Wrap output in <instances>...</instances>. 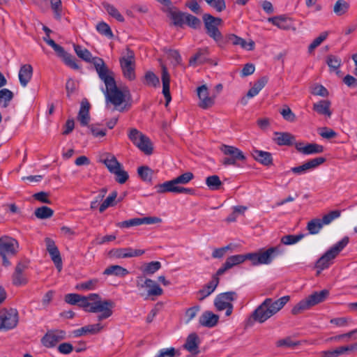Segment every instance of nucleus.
<instances>
[{
  "mask_svg": "<svg viewBox=\"0 0 357 357\" xmlns=\"http://www.w3.org/2000/svg\"><path fill=\"white\" fill-rule=\"evenodd\" d=\"M289 300V296H284L275 301L271 298H266L250 315L247 325L252 326L254 322L264 323L282 309Z\"/></svg>",
  "mask_w": 357,
  "mask_h": 357,
  "instance_id": "f257e3e1",
  "label": "nucleus"
},
{
  "mask_svg": "<svg viewBox=\"0 0 357 357\" xmlns=\"http://www.w3.org/2000/svg\"><path fill=\"white\" fill-rule=\"evenodd\" d=\"M86 297L88 301L91 303L89 312H101L98 315V320L99 321L106 319L112 315V309L115 306V304L112 301H102L100 295L98 294H90Z\"/></svg>",
  "mask_w": 357,
  "mask_h": 357,
  "instance_id": "f03ea898",
  "label": "nucleus"
},
{
  "mask_svg": "<svg viewBox=\"0 0 357 357\" xmlns=\"http://www.w3.org/2000/svg\"><path fill=\"white\" fill-rule=\"evenodd\" d=\"M349 242V238L344 236L341 241L333 245L316 261L315 268L319 269L317 274L328 268L332 264V261L339 255V253L347 245Z\"/></svg>",
  "mask_w": 357,
  "mask_h": 357,
  "instance_id": "7ed1b4c3",
  "label": "nucleus"
},
{
  "mask_svg": "<svg viewBox=\"0 0 357 357\" xmlns=\"http://www.w3.org/2000/svg\"><path fill=\"white\" fill-rule=\"evenodd\" d=\"M329 296L328 289H323L320 291H314L305 299L299 301L292 309L291 314L296 315L301 312L308 310L312 307L324 302Z\"/></svg>",
  "mask_w": 357,
  "mask_h": 357,
  "instance_id": "20e7f679",
  "label": "nucleus"
},
{
  "mask_svg": "<svg viewBox=\"0 0 357 357\" xmlns=\"http://www.w3.org/2000/svg\"><path fill=\"white\" fill-rule=\"evenodd\" d=\"M202 18L208 36L215 41L220 43V45H221V43L223 40V36L218 29V26L222 24V20L208 13L204 14Z\"/></svg>",
  "mask_w": 357,
  "mask_h": 357,
  "instance_id": "39448f33",
  "label": "nucleus"
},
{
  "mask_svg": "<svg viewBox=\"0 0 357 357\" xmlns=\"http://www.w3.org/2000/svg\"><path fill=\"white\" fill-rule=\"evenodd\" d=\"M119 62L123 76L130 81L135 79V53L130 48H126V55L120 58Z\"/></svg>",
  "mask_w": 357,
  "mask_h": 357,
  "instance_id": "423d86ee",
  "label": "nucleus"
},
{
  "mask_svg": "<svg viewBox=\"0 0 357 357\" xmlns=\"http://www.w3.org/2000/svg\"><path fill=\"white\" fill-rule=\"evenodd\" d=\"M94 68L99 78L105 83L106 89L115 86L114 73L108 68L102 59H95Z\"/></svg>",
  "mask_w": 357,
  "mask_h": 357,
  "instance_id": "0eeeda50",
  "label": "nucleus"
},
{
  "mask_svg": "<svg viewBox=\"0 0 357 357\" xmlns=\"http://www.w3.org/2000/svg\"><path fill=\"white\" fill-rule=\"evenodd\" d=\"M220 150L227 155L222 160L224 165H235L237 161H244L246 158L243 153L235 146L223 144Z\"/></svg>",
  "mask_w": 357,
  "mask_h": 357,
  "instance_id": "6e6552de",
  "label": "nucleus"
},
{
  "mask_svg": "<svg viewBox=\"0 0 357 357\" xmlns=\"http://www.w3.org/2000/svg\"><path fill=\"white\" fill-rule=\"evenodd\" d=\"M18 312L16 309L3 310L0 312V330L8 331L16 327Z\"/></svg>",
  "mask_w": 357,
  "mask_h": 357,
  "instance_id": "1a4fd4ad",
  "label": "nucleus"
},
{
  "mask_svg": "<svg viewBox=\"0 0 357 357\" xmlns=\"http://www.w3.org/2000/svg\"><path fill=\"white\" fill-rule=\"evenodd\" d=\"M105 95L107 101L110 102L115 106L121 105L126 100L127 96H130L129 90L122 91L117 87L116 84H115L114 87L112 86L106 89Z\"/></svg>",
  "mask_w": 357,
  "mask_h": 357,
  "instance_id": "9d476101",
  "label": "nucleus"
},
{
  "mask_svg": "<svg viewBox=\"0 0 357 357\" xmlns=\"http://www.w3.org/2000/svg\"><path fill=\"white\" fill-rule=\"evenodd\" d=\"M66 332L63 330H50L42 337L41 342L47 348H52L60 341L65 340Z\"/></svg>",
  "mask_w": 357,
  "mask_h": 357,
  "instance_id": "9b49d317",
  "label": "nucleus"
},
{
  "mask_svg": "<svg viewBox=\"0 0 357 357\" xmlns=\"http://www.w3.org/2000/svg\"><path fill=\"white\" fill-rule=\"evenodd\" d=\"M144 250L133 249L130 247L124 248H114L108 252L110 258L122 259L141 256L144 253Z\"/></svg>",
  "mask_w": 357,
  "mask_h": 357,
  "instance_id": "f8f14e48",
  "label": "nucleus"
},
{
  "mask_svg": "<svg viewBox=\"0 0 357 357\" xmlns=\"http://www.w3.org/2000/svg\"><path fill=\"white\" fill-rule=\"evenodd\" d=\"M326 159L324 157H318L307 160L303 165L291 168V172L296 175L305 174L307 171L314 169L326 162Z\"/></svg>",
  "mask_w": 357,
  "mask_h": 357,
  "instance_id": "ddd939ff",
  "label": "nucleus"
},
{
  "mask_svg": "<svg viewBox=\"0 0 357 357\" xmlns=\"http://www.w3.org/2000/svg\"><path fill=\"white\" fill-rule=\"evenodd\" d=\"M45 242L46 244L47 251L49 252L51 259L54 262L56 268L60 272L63 267L62 259L60 252L55 245V242L50 238H45Z\"/></svg>",
  "mask_w": 357,
  "mask_h": 357,
  "instance_id": "4468645a",
  "label": "nucleus"
},
{
  "mask_svg": "<svg viewBox=\"0 0 357 357\" xmlns=\"http://www.w3.org/2000/svg\"><path fill=\"white\" fill-rule=\"evenodd\" d=\"M18 242L8 236L0 237V255H14L17 252Z\"/></svg>",
  "mask_w": 357,
  "mask_h": 357,
  "instance_id": "2eb2a0df",
  "label": "nucleus"
},
{
  "mask_svg": "<svg viewBox=\"0 0 357 357\" xmlns=\"http://www.w3.org/2000/svg\"><path fill=\"white\" fill-rule=\"evenodd\" d=\"M237 295L235 291H227L217 295L214 300V305L218 311H222L227 306L231 304V302L236 299Z\"/></svg>",
  "mask_w": 357,
  "mask_h": 357,
  "instance_id": "dca6fc26",
  "label": "nucleus"
},
{
  "mask_svg": "<svg viewBox=\"0 0 357 357\" xmlns=\"http://www.w3.org/2000/svg\"><path fill=\"white\" fill-rule=\"evenodd\" d=\"M199 99L198 104L202 109H206L211 107L215 103V97L209 96L208 89L206 85H202L197 89Z\"/></svg>",
  "mask_w": 357,
  "mask_h": 357,
  "instance_id": "f3484780",
  "label": "nucleus"
},
{
  "mask_svg": "<svg viewBox=\"0 0 357 357\" xmlns=\"http://www.w3.org/2000/svg\"><path fill=\"white\" fill-rule=\"evenodd\" d=\"M28 267V261H20L17 263L15 271L12 275V282L15 286L25 285L28 282L27 278L23 275V272Z\"/></svg>",
  "mask_w": 357,
  "mask_h": 357,
  "instance_id": "a211bd4d",
  "label": "nucleus"
},
{
  "mask_svg": "<svg viewBox=\"0 0 357 357\" xmlns=\"http://www.w3.org/2000/svg\"><path fill=\"white\" fill-rule=\"evenodd\" d=\"M54 50L57 56L62 59L64 63L74 70H79V66L76 62V59L70 54L65 51L64 48L58 45Z\"/></svg>",
  "mask_w": 357,
  "mask_h": 357,
  "instance_id": "6ab92c4d",
  "label": "nucleus"
},
{
  "mask_svg": "<svg viewBox=\"0 0 357 357\" xmlns=\"http://www.w3.org/2000/svg\"><path fill=\"white\" fill-rule=\"evenodd\" d=\"M162 93L165 98V107H167L169 105L172 100L171 94H170V75L168 73L167 68L165 66H162Z\"/></svg>",
  "mask_w": 357,
  "mask_h": 357,
  "instance_id": "aec40b11",
  "label": "nucleus"
},
{
  "mask_svg": "<svg viewBox=\"0 0 357 357\" xmlns=\"http://www.w3.org/2000/svg\"><path fill=\"white\" fill-rule=\"evenodd\" d=\"M219 320V316L213 313L211 311L207 310L202 313L199 317V323L201 326L213 328L217 325Z\"/></svg>",
  "mask_w": 357,
  "mask_h": 357,
  "instance_id": "412c9836",
  "label": "nucleus"
},
{
  "mask_svg": "<svg viewBox=\"0 0 357 357\" xmlns=\"http://www.w3.org/2000/svg\"><path fill=\"white\" fill-rule=\"evenodd\" d=\"M231 43L234 45H240L242 48L248 50H253L255 48L253 40H250L247 43L245 40L235 34H228L225 38V43Z\"/></svg>",
  "mask_w": 357,
  "mask_h": 357,
  "instance_id": "4be33fe9",
  "label": "nucleus"
},
{
  "mask_svg": "<svg viewBox=\"0 0 357 357\" xmlns=\"http://www.w3.org/2000/svg\"><path fill=\"white\" fill-rule=\"evenodd\" d=\"M251 155L256 161L264 166L273 165V159L270 152L254 149L251 152Z\"/></svg>",
  "mask_w": 357,
  "mask_h": 357,
  "instance_id": "5701e85b",
  "label": "nucleus"
},
{
  "mask_svg": "<svg viewBox=\"0 0 357 357\" xmlns=\"http://www.w3.org/2000/svg\"><path fill=\"white\" fill-rule=\"evenodd\" d=\"M273 141L278 146H292L295 142V137L287 132H275Z\"/></svg>",
  "mask_w": 357,
  "mask_h": 357,
  "instance_id": "b1692460",
  "label": "nucleus"
},
{
  "mask_svg": "<svg viewBox=\"0 0 357 357\" xmlns=\"http://www.w3.org/2000/svg\"><path fill=\"white\" fill-rule=\"evenodd\" d=\"M258 254L260 264H269L280 254V250L278 247H271L265 251L259 252Z\"/></svg>",
  "mask_w": 357,
  "mask_h": 357,
  "instance_id": "393cba45",
  "label": "nucleus"
},
{
  "mask_svg": "<svg viewBox=\"0 0 357 357\" xmlns=\"http://www.w3.org/2000/svg\"><path fill=\"white\" fill-rule=\"evenodd\" d=\"M208 56V48L199 49L195 55L190 59L189 65L191 66H197L198 65L204 64L210 61Z\"/></svg>",
  "mask_w": 357,
  "mask_h": 357,
  "instance_id": "a878e982",
  "label": "nucleus"
},
{
  "mask_svg": "<svg viewBox=\"0 0 357 357\" xmlns=\"http://www.w3.org/2000/svg\"><path fill=\"white\" fill-rule=\"evenodd\" d=\"M102 328L103 326H101L100 324H90L73 331V334L74 337H76L84 335L88 333L93 335L97 334L102 329Z\"/></svg>",
  "mask_w": 357,
  "mask_h": 357,
  "instance_id": "bb28decb",
  "label": "nucleus"
},
{
  "mask_svg": "<svg viewBox=\"0 0 357 357\" xmlns=\"http://www.w3.org/2000/svg\"><path fill=\"white\" fill-rule=\"evenodd\" d=\"M74 50L79 58L83 61L94 65L95 59H100L98 56H93L91 52L79 45H73Z\"/></svg>",
  "mask_w": 357,
  "mask_h": 357,
  "instance_id": "cd10ccee",
  "label": "nucleus"
},
{
  "mask_svg": "<svg viewBox=\"0 0 357 357\" xmlns=\"http://www.w3.org/2000/svg\"><path fill=\"white\" fill-rule=\"evenodd\" d=\"M199 338L197 333H190L185 341V344L183 345L184 348L187 349L189 352L197 354L199 353Z\"/></svg>",
  "mask_w": 357,
  "mask_h": 357,
  "instance_id": "c85d7f7f",
  "label": "nucleus"
},
{
  "mask_svg": "<svg viewBox=\"0 0 357 357\" xmlns=\"http://www.w3.org/2000/svg\"><path fill=\"white\" fill-rule=\"evenodd\" d=\"M33 75V68L30 64H24L19 71V80L22 86H26Z\"/></svg>",
  "mask_w": 357,
  "mask_h": 357,
  "instance_id": "c756f323",
  "label": "nucleus"
},
{
  "mask_svg": "<svg viewBox=\"0 0 357 357\" xmlns=\"http://www.w3.org/2000/svg\"><path fill=\"white\" fill-rule=\"evenodd\" d=\"M236 265H238V264L234 255L227 257L225 262L222 264V267H220L217 271V272L214 275H213L211 280H214L215 278L219 283V276L223 275L227 270L233 268Z\"/></svg>",
  "mask_w": 357,
  "mask_h": 357,
  "instance_id": "7c9ffc66",
  "label": "nucleus"
},
{
  "mask_svg": "<svg viewBox=\"0 0 357 357\" xmlns=\"http://www.w3.org/2000/svg\"><path fill=\"white\" fill-rule=\"evenodd\" d=\"M218 285V282L215 278L214 280H211L206 284H205L202 289H199L197 294L200 296L198 298V300L202 301L209 295H211L216 289Z\"/></svg>",
  "mask_w": 357,
  "mask_h": 357,
  "instance_id": "2f4dec72",
  "label": "nucleus"
},
{
  "mask_svg": "<svg viewBox=\"0 0 357 357\" xmlns=\"http://www.w3.org/2000/svg\"><path fill=\"white\" fill-rule=\"evenodd\" d=\"M331 102L328 100H321L314 103L313 109L318 114L331 117L332 112L330 110Z\"/></svg>",
  "mask_w": 357,
  "mask_h": 357,
  "instance_id": "473e14b6",
  "label": "nucleus"
},
{
  "mask_svg": "<svg viewBox=\"0 0 357 357\" xmlns=\"http://www.w3.org/2000/svg\"><path fill=\"white\" fill-rule=\"evenodd\" d=\"M155 188L157 189V192L158 194H163L167 192H176L177 185L174 180L167 181L164 182L163 183L157 184L155 186Z\"/></svg>",
  "mask_w": 357,
  "mask_h": 357,
  "instance_id": "72a5a7b5",
  "label": "nucleus"
},
{
  "mask_svg": "<svg viewBox=\"0 0 357 357\" xmlns=\"http://www.w3.org/2000/svg\"><path fill=\"white\" fill-rule=\"evenodd\" d=\"M129 273V271L119 266V265H112L105 269L103 274L106 275H115L117 277L123 278Z\"/></svg>",
  "mask_w": 357,
  "mask_h": 357,
  "instance_id": "f704fd0d",
  "label": "nucleus"
},
{
  "mask_svg": "<svg viewBox=\"0 0 357 357\" xmlns=\"http://www.w3.org/2000/svg\"><path fill=\"white\" fill-rule=\"evenodd\" d=\"M236 260L237 261L238 265L242 264L245 260L251 261L252 265L257 266L259 265L260 263L259 261V254L258 252H250L247 253L245 255H234Z\"/></svg>",
  "mask_w": 357,
  "mask_h": 357,
  "instance_id": "c9c22d12",
  "label": "nucleus"
},
{
  "mask_svg": "<svg viewBox=\"0 0 357 357\" xmlns=\"http://www.w3.org/2000/svg\"><path fill=\"white\" fill-rule=\"evenodd\" d=\"M137 147L146 155H151L153 153L152 143L146 135L141 136Z\"/></svg>",
  "mask_w": 357,
  "mask_h": 357,
  "instance_id": "e433bc0d",
  "label": "nucleus"
},
{
  "mask_svg": "<svg viewBox=\"0 0 357 357\" xmlns=\"http://www.w3.org/2000/svg\"><path fill=\"white\" fill-rule=\"evenodd\" d=\"M102 7L105 9L107 13L114 19H116L118 22H123L125 19L123 16L119 13V11L112 4L107 2L102 3Z\"/></svg>",
  "mask_w": 357,
  "mask_h": 357,
  "instance_id": "4c0bfd02",
  "label": "nucleus"
},
{
  "mask_svg": "<svg viewBox=\"0 0 357 357\" xmlns=\"http://www.w3.org/2000/svg\"><path fill=\"white\" fill-rule=\"evenodd\" d=\"M101 162L105 164L112 174L119 167H122L121 164L117 160L116 157L112 155H108L107 158L102 160Z\"/></svg>",
  "mask_w": 357,
  "mask_h": 357,
  "instance_id": "58836bf2",
  "label": "nucleus"
},
{
  "mask_svg": "<svg viewBox=\"0 0 357 357\" xmlns=\"http://www.w3.org/2000/svg\"><path fill=\"white\" fill-rule=\"evenodd\" d=\"M137 174L139 177L144 182L151 183L153 171L148 166L143 165L137 168Z\"/></svg>",
  "mask_w": 357,
  "mask_h": 357,
  "instance_id": "ea45409f",
  "label": "nucleus"
},
{
  "mask_svg": "<svg viewBox=\"0 0 357 357\" xmlns=\"http://www.w3.org/2000/svg\"><path fill=\"white\" fill-rule=\"evenodd\" d=\"M161 268L160 261H151L144 264L141 267V271L144 275H151L155 273Z\"/></svg>",
  "mask_w": 357,
  "mask_h": 357,
  "instance_id": "a19ab883",
  "label": "nucleus"
},
{
  "mask_svg": "<svg viewBox=\"0 0 357 357\" xmlns=\"http://www.w3.org/2000/svg\"><path fill=\"white\" fill-rule=\"evenodd\" d=\"M98 282L99 280L97 278H93L88 281L77 284L75 289L77 291L94 290L97 287Z\"/></svg>",
  "mask_w": 357,
  "mask_h": 357,
  "instance_id": "79ce46f5",
  "label": "nucleus"
},
{
  "mask_svg": "<svg viewBox=\"0 0 357 357\" xmlns=\"http://www.w3.org/2000/svg\"><path fill=\"white\" fill-rule=\"evenodd\" d=\"M118 193L116 191H113L111 194L105 199V201L100 205L99 211L100 213L104 212L108 207L114 206L116 204V199Z\"/></svg>",
  "mask_w": 357,
  "mask_h": 357,
  "instance_id": "37998d69",
  "label": "nucleus"
},
{
  "mask_svg": "<svg viewBox=\"0 0 357 357\" xmlns=\"http://www.w3.org/2000/svg\"><path fill=\"white\" fill-rule=\"evenodd\" d=\"M290 20L285 15H278L272 17H269L268 21L271 22L273 25L278 26L280 29H287L289 25L287 24V21Z\"/></svg>",
  "mask_w": 357,
  "mask_h": 357,
  "instance_id": "c03bdc74",
  "label": "nucleus"
},
{
  "mask_svg": "<svg viewBox=\"0 0 357 357\" xmlns=\"http://www.w3.org/2000/svg\"><path fill=\"white\" fill-rule=\"evenodd\" d=\"M206 184L211 190H218L221 188L222 183L217 175L209 176L206 178Z\"/></svg>",
  "mask_w": 357,
  "mask_h": 357,
  "instance_id": "a18cd8bd",
  "label": "nucleus"
},
{
  "mask_svg": "<svg viewBox=\"0 0 357 357\" xmlns=\"http://www.w3.org/2000/svg\"><path fill=\"white\" fill-rule=\"evenodd\" d=\"M186 13L181 11H170L169 17L173 21L174 25L183 27L185 24V17Z\"/></svg>",
  "mask_w": 357,
  "mask_h": 357,
  "instance_id": "49530a36",
  "label": "nucleus"
},
{
  "mask_svg": "<svg viewBox=\"0 0 357 357\" xmlns=\"http://www.w3.org/2000/svg\"><path fill=\"white\" fill-rule=\"evenodd\" d=\"M307 234H298L297 235H285L281 238L280 242L286 245H294L303 238Z\"/></svg>",
  "mask_w": 357,
  "mask_h": 357,
  "instance_id": "de8ad7c7",
  "label": "nucleus"
},
{
  "mask_svg": "<svg viewBox=\"0 0 357 357\" xmlns=\"http://www.w3.org/2000/svg\"><path fill=\"white\" fill-rule=\"evenodd\" d=\"M53 214L54 211L46 206L38 207L34 211V215L38 219L50 218L53 215Z\"/></svg>",
  "mask_w": 357,
  "mask_h": 357,
  "instance_id": "09e8293b",
  "label": "nucleus"
},
{
  "mask_svg": "<svg viewBox=\"0 0 357 357\" xmlns=\"http://www.w3.org/2000/svg\"><path fill=\"white\" fill-rule=\"evenodd\" d=\"M326 63L329 67L331 72H334L338 70L342 65L341 59L337 56L333 54L327 56Z\"/></svg>",
  "mask_w": 357,
  "mask_h": 357,
  "instance_id": "8fccbe9b",
  "label": "nucleus"
},
{
  "mask_svg": "<svg viewBox=\"0 0 357 357\" xmlns=\"http://www.w3.org/2000/svg\"><path fill=\"white\" fill-rule=\"evenodd\" d=\"M143 82L144 84L154 87H156L160 84L158 77L152 71H147L145 73Z\"/></svg>",
  "mask_w": 357,
  "mask_h": 357,
  "instance_id": "3c124183",
  "label": "nucleus"
},
{
  "mask_svg": "<svg viewBox=\"0 0 357 357\" xmlns=\"http://www.w3.org/2000/svg\"><path fill=\"white\" fill-rule=\"evenodd\" d=\"M324 151V147L322 145L316 144V143H310L305 145L303 149V154L304 155H311V154H317L323 153Z\"/></svg>",
  "mask_w": 357,
  "mask_h": 357,
  "instance_id": "603ef678",
  "label": "nucleus"
},
{
  "mask_svg": "<svg viewBox=\"0 0 357 357\" xmlns=\"http://www.w3.org/2000/svg\"><path fill=\"white\" fill-rule=\"evenodd\" d=\"M51 8L54 13V17L60 21L62 17V2L61 0H50Z\"/></svg>",
  "mask_w": 357,
  "mask_h": 357,
  "instance_id": "864d4df0",
  "label": "nucleus"
},
{
  "mask_svg": "<svg viewBox=\"0 0 357 357\" xmlns=\"http://www.w3.org/2000/svg\"><path fill=\"white\" fill-rule=\"evenodd\" d=\"M322 227L323 225L320 222L319 218H314L309 221L307 225V229L310 234H318Z\"/></svg>",
  "mask_w": 357,
  "mask_h": 357,
  "instance_id": "5fc2aeb1",
  "label": "nucleus"
},
{
  "mask_svg": "<svg viewBox=\"0 0 357 357\" xmlns=\"http://www.w3.org/2000/svg\"><path fill=\"white\" fill-rule=\"evenodd\" d=\"M349 8V4L344 0H337L334 5L333 11L338 15L346 13Z\"/></svg>",
  "mask_w": 357,
  "mask_h": 357,
  "instance_id": "6e6d98bb",
  "label": "nucleus"
},
{
  "mask_svg": "<svg viewBox=\"0 0 357 357\" xmlns=\"http://www.w3.org/2000/svg\"><path fill=\"white\" fill-rule=\"evenodd\" d=\"M185 23L194 29H199L202 25L201 20L197 17L187 13L185 17Z\"/></svg>",
  "mask_w": 357,
  "mask_h": 357,
  "instance_id": "4d7b16f0",
  "label": "nucleus"
},
{
  "mask_svg": "<svg viewBox=\"0 0 357 357\" xmlns=\"http://www.w3.org/2000/svg\"><path fill=\"white\" fill-rule=\"evenodd\" d=\"M353 351L354 350H353L352 345L350 344V345H347V346H342V347H337L333 350L326 351H324V354L338 356L340 355H342V354H344L346 353H349V352H351Z\"/></svg>",
  "mask_w": 357,
  "mask_h": 357,
  "instance_id": "13d9d810",
  "label": "nucleus"
},
{
  "mask_svg": "<svg viewBox=\"0 0 357 357\" xmlns=\"http://www.w3.org/2000/svg\"><path fill=\"white\" fill-rule=\"evenodd\" d=\"M96 30L102 35L105 36L108 38H112L114 34L110 26L105 22H99L96 25Z\"/></svg>",
  "mask_w": 357,
  "mask_h": 357,
  "instance_id": "bf43d9fd",
  "label": "nucleus"
},
{
  "mask_svg": "<svg viewBox=\"0 0 357 357\" xmlns=\"http://www.w3.org/2000/svg\"><path fill=\"white\" fill-rule=\"evenodd\" d=\"M79 88L78 82L73 79L69 78L66 83V96L70 98L71 96L77 92Z\"/></svg>",
  "mask_w": 357,
  "mask_h": 357,
  "instance_id": "052dcab7",
  "label": "nucleus"
},
{
  "mask_svg": "<svg viewBox=\"0 0 357 357\" xmlns=\"http://www.w3.org/2000/svg\"><path fill=\"white\" fill-rule=\"evenodd\" d=\"M194 178V174L190 172H186L181 175L174 178L176 185H185Z\"/></svg>",
  "mask_w": 357,
  "mask_h": 357,
  "instance_id": "680f3d73",
  "label": "nucleus"
},
{
  "mask_svg": "<svg viewBox=\"0 0 357 357\" xmlns=\"http://www.w3.org/2000/svg\"><path fill=\"white\" fill-rule=\"evenodd\" d=\"M13 96V93L8 89L0 90V102H3V107H8Z\"/></svg>",
  "mask_w": 357,
  "mask_h": 357,
  "instance_id": "e2e57ef3",
  "label": "nucleus"
},
{
  "mask_svg": "<svg viewBox=\"0 0 357 357\" xmlns=\"http://www.w3.org/2000/svg\"><path fill=\"white\" fill-rule=\"evenodd\" d=\"M112 174L116 176L115 180L120 184L125 183L129 178L128 172L123 170L122 167H119Z\"/></svg>",
  "mask_w": 357,
  "mask_h": 357,
  "instance_id": "0e129e2a",
  "label": "nucleus"
},
{
  "mask_svg": "<svg viewBox=\"0 0 357 357\" xmlns=\"http://www.w3.org/2000/svg\"><path fill=\"white\" fill-rule=\"evenodd\" d=\"M340 211L338 210L332 211L328 214L324 215L322 219H320V222L324 225L330 224L333 220L340 216Z\"/></svg>",
  "mask_w": 357,
  "mask_h": 357,
  "instance_id": "69168bd1",
  "label": "nucleus"
},
{
  "mask_svg": "<svg viewBox=\"0 0 357 357\" xmlns=\"http://www.w3.org/2000/svg\"><path fill=\"white\" fill-rule=\"evenodd\" d=\"M146 275H139L136 278V286L139 289H142L148 287L151 284L153 283V280L149 278H146Z\"/></svg>",
  "mask_w": 357,
  "mask_h": 357,
  "instance_id": "338daca9",
  "label": "nucleus"
},
{
  "mask_svg": "<svg viewBox=\"0 0 357 357\" xmlns=\"http://www.w3.org/2000/svg\"><path fill=\"white\" fill-rule=\"evenodd\" d=\"M328 36V32L324 31L322 32L319 36L316 38L312 43L308 47V52L311 53L316 47H317L320 44L326 39Z\"/></svg>",
  "mask_w": 357,
  "mask_h": 357,
  "instance_id": "774afa93",
  "label": "nucleus"
}]
</instances>
